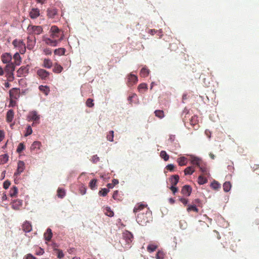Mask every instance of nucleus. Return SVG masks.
<instances>
[{
    "instance_id": "nucleus-63",
    "label": "nucleus",
    "mask_w": 259,
    "mask_h": 259,
    "mask_svg": "<svg viewBox=\"0 0 259 259\" xmlns=\"http://www.w3.org/2000/svg\"><path fill=\"white\" fill-rule=\"evenodd\" d=\"M99 158L97 156V155H94L93 157H92V161L94 162V163H96L98 161H99Z\"/></svg>"
},
{
    "instance_id": "nucleus-18",
    "label": "nucleus",
    "mask_w": 259,
    "mask_h": 259,
    "mask_svg": "<svg viewBox=\"0 0 259 259\" xmlns=\"http://www.w3.org/2000/svg\"><path fill=\"white\" fill-rule=\"evenodd\" d=\"M7 65L5 68V70L7 73L12 72H14L15 69V65L14 63L11 62L9 63H7Z\"/></svg>"
},
{
    "instance_id": "nucleus-49",
    "label": "nucleus",
    "mask_w": 259,
    "mask_h": 259,
    "mask_svg": "<svg viewBox=\"0 0 259 259\" xmlns=\"http://www.w3.org/2000/svg\"><path fill=\"white\" fill-rule=\"evenodd\" d=\"M113 137H114V132L113 131H110L108 134L107 135V139L110 142L113 141Z\"/></svg>"
},
{
    "instance_id": "nucleus-34",
    "label": "nucleus",
    "mask_w": 259,
    "mask_h": 259,
    "mask_svg": "<svg viewBox=\"0 0 259 259\" xmlns=\"http://www.w3.org/2000/svg\"><path fill=\"white\" fill-rule=\"evenodd\" d=\"M41 144L39 141H35L33 143L31 146V149L32 150H35L36 149H39L40 148Z\"/></svg>"
},
{
    "instance_id": "nucleus-7",
    "label": "nucleus",
    "mask_w": 259,
    "mask_h": 259,
    "mask_svg": "<svg viewBox=\"0 0 259 259\" xmlns=\"http://www.w3.org/2000/svg\"><path fill=\"white\" fill-rule=\"evenodd\" d=\"M122 238L126 242V244H130L133 240V234L128 231H125L122 233Z\"/></svg>"
},
{
    "instance_id": "nucleus-58",
    "label": "nucleus",
    "mask_w": 259,
    "mask_h": 259,
    "mask_svg": "<svg viewBox=\"0 0 259 259\" xmlns=\"http://www.w3.org/2000/svg\"><path fill=\"white\" fill-rule=\"evenodd\" d=\"M11 185V183L8 180L5 181L3 184V187L5 189H7Z\"/></svg>"
},
{
    "instance_id": "nucleus-51",
    "label": "nucleus",
    "mask_w": 259,
    "mask_h": 259,
    "mask_svg": "<svg viewBox=\"0 0 259 259\" xmlns=\"http://www.w3.org/2000/svg\"><path fill=\"white\" fill-rule=\"evenodd\" d=\"M198 120H197V117L194 116H192L190 119V124L192 125H195L197 123Z\"/></svg>"
},
{
    "instance_id": "nucleus-56",
    "label": "nucleus",
    "mask_w": 259,
    "mask_h": 259,
    "mask_svg": "<svg viewBox=\"0 0 259 259\" xmlns=\"http://www.w3.org/2000/svg\"><path fill=\"white\" fill-rule=\"evenodd\" d=\"M23 259H37L36 257L34 256L31 253H28L25 255L23 258Z\"/></svg>"
},
{
    "instance_id": "nucleus-8",
    "label": "nucleus",
    "mask_w": 259,
    "mask_h": 259,
    "mask_svg": "<svg viewBox=\"0 0 259 259\" xmlns=\"http://www.w3.org/2000/svg\"><path fill=\"white\" fill-rule=\"evenodd\" d=\"M51 36L53 39H56L60 37V30L56 25H53L50 29Z\"/></svg>"
},
{
    "instance_id": "nucleus-9",
    "label": "nucleus",
    "mask_w": 259,
    "mask_h": 259,
    "mask_svg": "<svg viewBox=\"0 0 259 259\" xmlns=\"http://www.w3.org/2000/svg\"><path fill=\"white\" fill-rule=\"evenodd\" d=\"M27 39V48L28 50H31L33 49L36 44V38L35 36H28Z\"/></svg>"
},
{
    "instance_id": "nucleus-28",
    "label": "nucleus",
    "mask_w": 259,
    "mask_h": 259,
    "mask_svg": "<svg viewBox=\"0 0 259 259\" xmlns=\"http://www.w3.org/2000/svg\"><path fill=\"white\" fill-rule=\"evenodd\" d=\"M179 180V176L178 175H174L170 179V182L171 184V186H176Z\"/></svg>"
},
{
    "instance_id": "nucleus-24",
    "label": "nucleus",
    "mask_w": 259,
    "mask_h": 259,
    "mask_svg": "<svg viewBox=\"0 0 259 259\" xmlns=\"http://www.w3.org/2000/svg\"><path fill=\"white\" fill-rule=\"evenodd\" d=\"M203 161L197 157H192L191 159V163L193 165H196L198 167L200 165Z\"/></svg>"
},
{
    "instance_id": "nucleus-3",
    "label": "nucleus",
    "mask_w": 259,
    "mask_h": 259,
    "mask_svg": "<svg viewBox=\"0 0 259 259\" xmlns=\"http://www.w3.org/2000/svg\"><path fill=\"white\" fill-rule=\"evenodd\" d=\"M37 76L42 80H47L49 79L51 73L46 70L39 68L36 71Z\"/></svg>"
},
{
    "instance_id": "nucleus-36",
    "label": "nucleus",
    "mask_w": 259,
    "mask_h": 259,
    "mask_svg": "<svg viewBox=\"0 0 259 259\" xmlns=\"http://www.w3.org/2000/svg\"><path fill=\"white\" fill-rule=\"evenodd\" d=\"M18 193V189L16 186H13L11 188L10 191V195L11 197H13L17 196Z\"/></svg>"
},
{
    "instance_id": "nucleus-52",
    "label": "nucleus",
    "mask_w": 259,
    "mask_h": 259,
    "mask_svg": "<svg viewBox=\"0 0 259 259\" xmlns=\"http://www.w3.org/2000/svg\"><path fill=\"white\" fill-rule=\"evenodd\" d=\"M109 192V190L106 188L102 189L101 190H100L99 192V194L100 195L105 196L107 195V193Z\"/></svg>"
},
{
    "instance_id": "nucleus-48",
    "label": "nucleus",
    "mask_w": 259,
    "mask_h": 259,
    "mask_svg": "<svg viewBox=\"0 0 259 259\" xmlns=\"http://www.w3.org/2000/svg\"><path fill=\"white\" fill-rule=\"evenodd\" d=\"M164 257V253L162 251L159 250L156 255V259H163Z\"/></svg>"
},
{
    "instance_id": "nucleus-54",
    "label": "nucleus",
    "mask_w": 259,
    "mask_h": 259,
    "mask_svg": "<svg viewBox=\"0 0 259 259\" xmlns=\"http://www.w3.org/2000/svg\"><path fill=\"white\" fill-rule=\"evenodd\" d=\"M32 133V130L30 125L27 126V129H26V132L25 134V136L27 137L29 135H30Z\"/></svg>"
},
{
    "instance_id": "nucleus-47",
    "label": "nucleus",
    "mask_w": 259,
    "mask_h": 259,
    "mask_svg": "<svg viewBox=\"0 0 259 259\" xmlns=\"http://www.w3.org/2000/svg\"><path fill=\"white\" fill-rule=\"evenodd\" d=\"M138 90L139 92H142L143 90L146 91L147 90V85L146 83H142L139 85Z\"/></svg>"
},
{
    "instance_id": "nucleus-17",
    "label": "nucleus",
    "mask_w": 259,
    "mask_h": 259,
    "mask_svg": "<svg viewBox=\"0 0 259 259\" xmlns=\"http://www.w3.org/2000/svg\"><path fill=\"white\" fill-rule=\"evenodd\" d=\"M22 230L25 232H30L32 230V226L28 221H25L22 225Z\"/></svg>"
},
{
    "instance_id": "nucleus-43",
    "label": "nucleus",
    "mask_w": 259,
    "mask_h": 259,
    "mask_svg": "<svg viewBox=\"0 0 259 259\" xmlns=\"http://www.w3.org/2000/svg\"><path fill=\"white\" fill-rule=\"evenodd\" d=\"M160 156L161 158L164 159V161H166L169 159V155L166 153V152L162 150L160 153Z\"/></svg>"
},
{
    "instance_id": "nucleus-2",
    "label": "nucleus",
    "mask_w": 259,
    "mask_h": 259,
    "mask_svg": "<svg viewBox=\"0 0 259 259\" xmlns=\"http://www.w3.org/2000/svg\"><path fill=\"white\" fill-rule=\"evenodd\" d=\"M27 33L30 35H39L43 32V28L41 26H36L29 24L27 28Z\"/></svg>"
},
{
    "instance_id": "nucleus-62",
    "label": "nucleus",
    "mask_w": 259,
    "mask_h": 259,
    "mask_svg": "<svg viewBox=\"0 0 259 259\" xmlns=\"http://www.w3.org/2000/svg\"><path fill=\"white\" fill-rule=\"evenodd\" d=\"M170 189L172 191L174 194H175V193L178 191V188L175 186H171L170 187Z\"/></svg>"
},
{
    "instance_id": "nucleus-10",
    "label": "nucleus",
    "mask_w": 259,
    "mask_h": 259,
    "mask_svg": "<svg viewBox=\"0 0 259 259\" xmlns=\"http://www.w3.org/2000/svg\"><path fill=\"white\" fill-rule=\"evenodd\" d=\"M138 82V77L130 73L127 76V84L128 87H131L136 84Z\"/></svg>"
},
{
    "instance_id": "nucleus-46",
    "label": "nucleus",
    "mask_w": 259,
    "mask_h": 259,
    "mask_svg": "<svg viewBox=\"0 0 259 259\" xmlns=\"http://www.w3.org/2000/svg\"><path fill=\"white\" fill-rule=\"evenodd\" d=\"M210 186H211V188L215 190H217L219 188H221L220 184L218 182H217L215 181L214 182H213L212 183H211Z\"/></svg>"
},
{
    "instance_id": "nucleus-31",
    "label": "nucleus",
    "mask_w": 259,
    "mask_h": 259,
    "mask_svg": "<svg viewBox=\"0 0 259 259\" xmlns=\"http://www.w3.org/2000/svg\"><path fill=\"white\" fill-rule=\"evenodd\" d=\"M150 70L146 68L143 67L140 71V75L142 77H147L149 74Z\"/></svg>"
},
{
    "instance_id": "nucleus-45",
    "label": "nucleus",
    "mask_w": 259,
    "mask_h": 259,
    "mask_svg": "<svg viewBox=\"0 0 259 259\" xmlns=\"http://www.w3.org/2000/svg\"><path fill=\"white\" fill-rule=\"evenodd\" d=\"M187 210L188 212H190L191 211H193L196 212H198V209L196 207V205H188V207L187 208Z\"/></svg>"
},
{
    "instance_id": "nucleus-13",
    "label": "nucleus",
    "mask_w": 259,
    "mask_h": 259,
    "mask_svg": "<svg viewBox=\"0 0 259 259\" xmlns=\"http://www.w3.org/2000/svg\"><path fill=\"white\" fill-rule=\"evenodd\" d=\"M63 39V36H61L59 40H57L56 39H52L50 38H46L44 39L46 44L48 45L55 47L57 46L59 41H61Z\"/></svg>"
},
{
    "instance_id": "nucleus-53",
    "label": "nucleus",
    "mask_w": 259,
    "mask_h": 259,
    "mask_svg": "<svg viewBox=\"0 0 259 259\" xmlns=\"http://www.w3.org/2000/svg\"><path fill=\"white\" fill-rule=\"evenodd\" d=\"M94 101L91 98H89L86 102V105L89 107H92L94 105Z\"/></svg>"
},
{
    "instance_id": "nucleus-15",
    "label": "nucleus",
    "mask_w": 259,
    "mask_h": 259,
    "mask_svg": "<svg viewBox=\"0 0 259 259\" xmlns=\"http://www.w3.org/2000/svg\"><path fill=\"white\" fill-rule=\"evenodd\" d=\"M12 55L10 53H5L4 54H3L1 56L2 61L5 64L12 62Z\"/></svg>"
},
{
    "instance_id": "nucleus-41",
    "label": "nucleus",
    "mask_w": 259,
    "mask_h": 259,
    "mask_svg": "<svg viewBox=\"0 0 259 259\" xmlns=\"http://www.w3.org/2000/svg\"><path fill=\"white\" fill-rule=\"evenodd\" d=\"M207 182V179L202 176H199L198 178V183L199 185H203Z\"/></svg>"
},
{
    "instance_id": "nucleus-50",
    "label": "nucleus",
    "mask_w": 259,
    "mask_h": 259,
    "mask_svg": "<svg viewBox=\"0 0 259 259\" xmlns=\"http://www.w3.org/2000/svg\"><path fill=\"white\" fill-rule=\"evenodd\" d=\"M25 149V145L23 143H20L17 147V152L20 153Z\"/></svg>"
},
{
    "instance_id": "nucleus-57",
    "label": "nucleus",
    "mask_w": 259,
    "mask_h": 259,
    "mask_svg": "<svg viewBox=\"0 0 259 259\" xmlns=\"http://www.w3.org/2000/svg\"><path fill=\"white\" fill-rule=\"evenodd\" d=\"M175 167V166L174 164H169L166 166V168L170 171H172L174 170Z\"/></svg>"
},
{
    "instance_id": "nucleus-35",
    "label": "nucleus",
    "mask_w": 259,
    "mask_h": 259,
    "mask_svg": "<svg viewBox=\"0 0 259 259\" xmlns=\"http://www.w3.org/2000/svg\"><path fill=\"white\" fill-rule=\"evenodd\" d=\"M66 195L65 191L64 189L59 188L57 190V196L58 197L63 198Z\"/></svg>"
},
{
    "instance_id": "nucleus-27",
    "label": "nucleus",
    "mask_w": 259,
    "mask_h": 259,
    "mask_svg": "<svg viewBox=\"0 0 259 259\" xmlns=\"http://www.w3.org/2000/svg\"><path fill=\"white\" fill-rule=\"evenodd\" d=\"M56 9H50L47 10V15L50 18H54L57 14Z\"/></svg>"
},
{
    "instance_id": "nucleus-25",
    "label": "nucleus",
    "mask_w": 259,
    "mask_h": 259,
    "mask_svg": "<svg viewBox=\"0 0 259 259\" xmlns=\"http://www.w3.org/2000/svg\"><path fill=\"white\" fill-rule=\"evenodd\" d=\"M38 89L40 91L44 93L46 95H48L50 93V88L47 85H40L39 86Z\"/></svg>"
},
{
    "instance_id": "nucleus-20",
    "label": "nucleus",
    "mask_w": 259,
    "mask_h": 259,
    "mask_svg": "<svg viewBox=\"0 0 259 259\" xmlns=\"http://www.w3.org/2000/svg\"><path fill=\"white\" fill-rule=\"evenodd\" d=\"M53 66L52 61L49 59H44L42 66L44 68L50 69Z\"/></svg>"
},
{
    "instance_id": "nucleus-21",
    "label": "nucleus",
    "mask_w": 259,
    "mask_h": 259,
    "mask_svg": "<svg viewBox=\"0 0 259 259\" xmlns=\"http://www.w3.org/2000/svg\"><path fill=\"white\" fill-rule=\"evenodd\" d=\"M53 234L51 229L48 228L44 233V237L46 240L49 241L52 238Z\"/></svg>"
},
{
    "instance_id": "nucleus-60",
    "label": "nucleus",
    "mask_w": 259,
    "mask_h": 259,
    "mask_svg": "<svg viewBox=\"0 0 259 259\" xmlns=\"http://www.w3.org/2000/svg\"><path fill=\"white\" fill-rule=\"evenodd\" d=\"M57 250L58 251L57 257L60 259L62 258L64 256L63 251L59 249H57Z\"/></svg>"
},
{
    "instance_id": "nucleus-61",
    "label": "nucleus",
    "mask_w": 259,
    "mask_h": 259,
    "mask_svg": "<svg viewBox=\"0 0 259 259\" xmlns=\"http://www.w3.org/2000/svg\"><path fill=\"white\" fill-rule=\"evenodd\" d=\"M44 53L47 55H50L52 54L51 50L49 48H46L44 50Z\"/></svg>"
},
{
    "instance_id": "nucleus-64",
    "label": "nucleus",
    "mask_w": 259,
    "mask_h": 259,
    "mask_svg": "<svg viewBox=\"0 0 259 259\" xmlns=\"http://www.w3.org/2000/svg\"><path fill=\"white\" fill-rule=\"evenodd\" d=\"M179 200L185 205H186L188 203V200L186 198H180Z\"/></svg>"
},
{
    "instance_id": "nucleus-59",
    "label": "nucleus",
    "mask_w": 259,
    "mask_h": 259,
    "mask_svg": "<svg viewBox=\"0 0 259 259\" xmlns=\"http://www.w3.org/2000/svg\"><path fill=\"white\" fill-rule=\"evenodd\" d=\"M86 188L84 186H82L79 188V193L81 195H84L86 193Z\"/></svg>"
},
{
    "instance_id": "nucleus-32",
    "label": "nucleus",
    "mask_w": 259,
    "mask_h": 259,
    "mask_svg": "<svg viewBox=\"0 0 259 259\" xmlns=\"http://www.w3.org/2000/svg\"><path fill=\"white\" fill-rule=\"evenodd\" d=\"M194 167L191 166L186 168L184 170V173L185 175H191L194 172Z\"/></svg>"
},
{
    "instance_id": "nucleus-12",
    "label": "nucleus",
    "mask_w": 259,
    "mask_h": 259,
    "mask_svg": "<svg viewBox=\"0 0 259 259\" xmlns=\"http://www.w3.org/2000/svg\"><path fill=\"white\" fill-rule=\"evenodd\" d=\"M25 169V163L23 161H19L17 164V171L14 174V176L17 177Z\"/></svg>"
},
{
    "instance_id": "nucleus-16",
    "label": "nucleus",
    "mask_w": 259,
    "mask_h": 259,
    "mask_svg": "<svg viewBox=\"0 0 259 259\" xmlns=\"http://www.w3.org/2000/svg\"><path fill=\"white\" fill-rule=\"evenodd\" d=\"M192 192V188L189 185H185L183 187L181 193L185 196H189L190 195Z\"/></svg>"
},
{
    "instance_id": "nucleus-4",
    "label": "nucleus",
    "mask_w": 259,
    "mask_h": 259,
    "mask_svg": "<svg viewBox=\"0 0 259 259\" xmlns=\"http://www.w3.org/2000/svg\"><path fill=\"white\" fill-rule=\"evenodd\" d=\"M12 44L15 47L18 48L20 49V53L21 54L25 53L26 46L23 40H18L17 39H15L13 41Z\"/></svg>"
},
{
    "instance_id": "nucleus-39",
    "label": "nucleus",
    "mask_w": 259,
    "mask_h": 259,
    "mask_svg": "<svg viewBox=\"0 0 259 259\" xmlns=\"http://www.w3.org/2000/svg\"><path fill=\"white\" fill-rule=\"evenodd\" d=\"M105 214L108 216L112 217L114 215V212L111 209L110 207H106L104 210Z\"/></svg>"
},
{
    "instance_id": "nucleus-38",
    "label": "nucleus",
    "mask_w": 259,
    "mask_h": 259,
    "mask_svg": "<svg viewBox=\"0 0 259 259\" xmlns=\"http://www.w3.org/2000/svg\"><path fill=\"white\" fill-rule=\"evenodd\" d=\"M9 159V156L7 154L0 155V164L6 163Z\"/></svg>"
},
{
    "instance_id": "nucleus-30",
    "label": "nucleus",
    "mask_w": 259,
    "mask_h": 259,
    "mask_svg": "<svg viewBox=\"0 0 259 259\" xmlns=\"http://www.w3.org/2000/svg\"><path fill=\"white\" fill-rule=\"evenodd\" d=\"M13 58L14 59V64L16 66L19 65L21 62V57H20L19 54L18 53H15V55H14Z\"/></svg>"
},
{
    "instance_id": "nucleus-11",
    "label": "nucleus",
    "mask_w": 259,
    "mask_h": 259,
    "mask_svg": "<svg viewBox=\"0 0 259 259\" xmlns=\"http://www.w3.org/2000/svg\"><path fill=\"white\" fill-rule=\"evenodd\" d=\"M29 66L28 65L21 66L17 71L18 76L20 77L25 76L28 73Z\"/></svg>"
},
{
    "instance_id": "nucleus-19",
    "label": "nucleus",
    "mask_w": 259,
    "mask_h": 259,
    "mask_svg": "<svg viewBox=\"0 0 259 259\" xmlns=\"http://www.w3.org/2000/svg\"><path fill=\"white\" fill-rule=\"evenodd\" d=\"M22 205V201L17 199L12 202V207L15 210H19Z\"/></svg>"
},
{
    "instance_id": "nucleus-29",
    "label": "nucleus",
    "mask_w": 259,
    "mask_h": 259,
    "mask_svg": "<svg viewBox=\"0 0 259 259\" xmlns=\"http://www.w3.org/2000/svg\"><path fill=\"white\" fill-rule=\"evenodd\" d=\"M63 67L58 63H55L54 65L53 71L55 73H59L63 70Z\"/></svg>"
},
{
    "instance_id": "nucleus-33",
    "label": "nucleus",
    "mask_w": 259,
    "mask_h": 259,
    "mask_svg": "<svg viewBox=\"0 0 259 259\" xmlns=\"http://www.w3.org/2000/svg\"><path fill=\"white\" fill-rule=\"evenodd\" d=\"M66 52V50L63 48H60L57 49L55 50L54 54L56 55L61 56L65 54Z\"/></svg>"
},
{
    "instance_id": "nucleus-55",
    "label": "nucleus",
    "mask_w": 259,
    "mask_h": 259,
    "mask_svg": "<svg viewBox=\"0 0 259 259\" xmlns=\"http://www.w3.org/2000/svg\"><path fill=\"white\" fill-rule=\"evenodd\" d=\"M13 72H14L7 73L8 78V80L9 81H12L14 79V76Z\"/></svg>"
},
{
    "instance_id": "nucleus-14",
    "label": "nucleus",
    "mask_w": 259,
    "mask_h": 259,
    "mask_svg": "<svg viewBox=\"0 0 259 259\" xmlns=\"http://www.w3.org/2000/svg\"><path fill=\"white\" fill-rule=\"evenodd\" d=\"M29 17L32 19H34L37 18L40 15V11L38 8H32L29 11Z\"/></svg>"
},
{
    "instance_id": "nucleus-42",
    "label": "nucleus",
    "mask_w": 259,
    "mask_h": 259,
    "mask_svg": "<svg viewBox=\"0 0 259 259\" xmlns=\"http://www.w3.org/2000/svg\"><path fill=\"white\" fill-rule=\"evenodd\" d=\"M231 188V184L229 182H226L223 184V189L225 192H229Z\"/></svg>"
},
{
    "instance_id": "nucleus-26",
    "label": "nucleus",
    "mask_w": 259,
    "mask_h": 259,
    "mask_svg": "<svg viewBox=\"0 0 259 259\" xmlns=\"http://www.w3.org/2000/svg\"><path fill=\"white\" fill-rule=\"evenodd\" d=\"M199 168L201 171L204 174L207 175L208 173V169L206 164L202 161L200 165L199 166Z\"/></svg>"
},
{
    "instance_id": "nucleus-44",
    "label": "nucleus",
    "mask_w": 259,
    "mask_h": 259,
    "mask_svg": "<svg viewBox=\"0 0 259 259\" xmlns=\"http://www.w3.org/2000/svg\"><path fill=\"white\" fill-rule=\"evenodd\" d=\"M97 180L96 179H93L91 181L89 186L91 189L94 190L97 188Z\"/></svg>"
},
{
    "instance_id": "nucleus-40",
    "label": "nucleus",
    "mask_w": 259,
    "mask_h": 259,
    "mask_svg": "<svg viewBox=\"0 0 259 259\" xmlns=\"http://www.w3.org/2000/svg\"><path fill=\"white\" fill-rule=\"evenodd\" d=\"M158 246L155 244H151L147 246V250L149 252L154 251L157 248Z\"/></svg>"
},
{
    "instance_id": "nucleus-23",
    "label": "nucleus",
    "mask_w": 259,
    "mask_h": 259,
    "mask_svg": "<svg viewBox=\"0 0 259 259\" xmlns=\"http://www.w3.org/2000/svg\"><path fill=\"white\" fill-rule=\"evenodd\" d=\"M177 161L180 166H184L187 164L188 159L186 157L182 156L178 158L177 160Z\"/></svg>"
},
{
    "instance_id": "nucleus-1",
    "label": "nucleus",
    "mask_w": 259,
    "mask_h": 259,
    "mask_svg": "<svg viewBox=\"0 0 259 259\" xmlns=\"http://www.w3.org/2000/svg\"><path fill=\"white\" fill-rule=\"evenodd\" d=\"M134 212L138 213L137 222L141 226H145L152 221V212L146 204L138 203L134 208Z\"/></svg>"
},
{
    "instance_id": "nucleus-37",
    "label": "nucleus",
    "mask_w": 259,
    "mask_h": 259,
    "mask_svg": "<svg viewBox=\"0 0 259 259\" xmlns=\"http://www.w3.org/2000/svg\"><path fill=\"white\" fill-rule=\"evenodd\" d=\"M154 113L155 115L160 119L164 117V113L163 110H156L155 111Z\"/></svg>"
},
{
    "instance_id": "nucleus-6",
    "label": "nucleus",
    "mask_w": 259,
    "mask_h": 259,
    "mask_svg": "<svg viewBox=\"0 0 259 259\" xmlns=\"http://www.w3.org/2000/svg\"><path fill=\"white\" fill-rule=\"evenodd\" d=\"M20 90L19 88H12L9 91L10 98L18 100L20 97Z\"/></svg>"
},
{
    "instance_id": "nucleus-22",
    "label": "nucleus",
    "mask_w": 259,
    "mask_h": 259,
    "mask_svg": "<svg viewBox=\"0 0 259 259\" xmlns=\"http://www.w3.org/2000/svg\"><path fill=\"white\" fill-rule=\"evenodd\" d=\"M14 115V112L13 110H9L6 115V120L8 122H11L12 121Z\"/></svg>"
},
{
    "instance_id": "nucleus-5",
    "label": "nucleus",
    "mask_w": 259,
    "mask_h": 259,
    "mask_svg": "<svg viewBox=\"0 0 259 259\" xmlns=\"http://www.w3.org/2000/svg\"><path fill=\"white\" fill-rule=\"evenodd\" d=\"M28 120L33 121L32 124V126H34L36 124L39 123V115H38L36 111L30 112L27 116Z\"/></svg>"
}]
</instances>
